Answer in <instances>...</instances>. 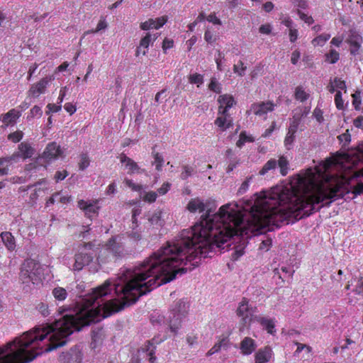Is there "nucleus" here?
<instances>
[{
  "mask_svg": "<svg viewBox=\"0 0 363 363\" xmlns=\"http://www.w3.org/2000/svg\"><path fill=\"white\" fill-rule=\"evenodd\" d=\"M335 87L344 90L346 89V85L345 81H342L338 78H335L334 79Z\"/></svg>",
  "mask_w": 363,
  "mask_h": 363,
  "instance_id": "nucleus-60",
  "label": "nucleus"
},
{
  "mask_svg": "<svg viewBox=\"0 0 363 363\" xmlns=\"http://www.w3.org/2000/svg\"><path fill=\"white\" fill-rule=\"evenodd\" d=\"M354 125L356 128H362L363 130V117L359 116L354 121Z\"/></svg>",
  "mask_w": 363,
  "mask_h": 363,
  "instance_id": "nucleus-64",
  "label": "nucleus"
},
{
  "mask_svg": "<svg viewBox=\"0 0 363 363\" xmlns=\"http://www.w3.org/2000/svg\"><path fill=\"white\" fill-rule=\"evenodd\" d=\"M256 307H253L249 304V301L246 298H243L239 303L236 313L238 316L241 318L240 331L242 332L246 326H249L250 323L254 320V313Z\"/></svg>",
  "mask_w": 363,
  "mask_h": 363,
  "instance_id": "nucleus-4",
  "label": "nucleus"
},
{
  "mask_svg": "<svg viewBox=\"0 0 363 363\" xmlns=\"http://www.w3.org/2000/svg\"><path fill=\"white\" fill-rule=\"evenodd\" d=\"M300 123V117L296 118V116H294V119L292 122L290 124V126L289 128V133L291 134H295L297 131L298 125Z\"/></svg>",
  "mask_w": 363,
  "mask_h": 363,
  "instance_id": "nucleus-36",
  "label": "nucleus"
},
{
  "mask_svg": "<svg viewBox=\"0 0 363 363\" xmlns=\"http://www.w3.org/2000/svg\"><path fill=\"white\" fill-rule=\"evenodd\" d=\"M254 320L260 323L263 328L267 330L268 333L274 335L276 333L274 330L275 325L272 319H269L260 315H255Z\"/></svg>",
  "mask_w": 363,
  "mask_h": 363,
  "instance_id": "nucleus-15",
  "label": "nucleus"
},
{
  "mask_svg": "<svg viewBox=\"0 0 363 363\" xmlns=\"http://www.w3.org/2000/svg\"><path fill=\"white\" fill-rule=\"evenodd\" d=\"M274 105L271 101L254 104L252 105L251 110L257 116H263L269 111L274 110Z\"/></svg>",
  "mask_w": 363,
  "mask_h": 363,
  "instance_id": "nucleus-12",
  "label": "nucleus"
},
{
  "mask_svg": "<svg viewBox=\"0 0 363 363\" xmlns=\"http://www.w3.org/2000/svg\"><path fill=\"white\" fill-rule=\"evenodd\" d=\"M35 309L43 317H47L50 314V310L49 309L48 305L43 302L38 303L35 306Z\"/></svg>",
  "mask_w": 363,
  "mask_h": 363,
  "instance_id": "nucleus-28",
  "label": "nucleus"
},
{
  "mask_svg": "<svg viewBox=\"0 0 363 363\" xmlns=\"http://www.w3.org/2000/svg\"><path fill=\"white\" fill-rule=\"evenodd\" d=\"M301 57V53L298 50H294L291 54V62L293 65H296L299 58Z\"/></svg>",
  "mask_w": 363,
  "mask_h": 363,
  "instance_id": "nucleus-58",
  "label": "nucleus"
},
{
  "mask_svg": "<svg viewBox=\"0 0 363 363\" xmlns=\"http://www.w3.org/2000/svg\"><path fill=\"white\" fill-rule=\"evenodd\" d=\"M298 14L300 18L305 21V23L308 24H312L313 23V19L311 16H308L304 13L301 12L300 10H298Z\"/></svg>",
  "mask_w": 363,
  "mask_h": 363,
  "instance_id": "nucleus-51",
  "label": "nucleus"
},
{
  "mask_svg": "<svg viewBox=\"0 0 363 363\" xmlns=\"http://www.w3.org/2000/svg\"><path fill=\"white\" fill-rule=\"evenodd\" d=\"M147 216L151 225L157 224L160 220V215L159 213H148Z\"/></svg>",
  "mask_w": 363,
  "mask_h": 363,
  "instance_id": "nucleus-41",
  "label": "nucleus"
},
{
  "mask_svg": "<svg viewBox=\"0 0 363 363\" xmlns=\"http://www.w3.org/2000/svg\"><path fill=\"white\" fill-rule=\"evenodd\" d=\"M111 251L108 246L106 245V247L101 249L99 252V255L97 257V261L99 263H106L108 262L110 257Z\"/></svg>",
  "mask_w": 363,
  "mask_h": 363,
  "instance_id": "nucleus-24",
  "label": "nucleus"
},
{
  "mask_svg": "<svg viewBox=\"0 0 363 363\" xmlns=\"http://www.w3.org/2000/svg\"><path fill=\"white\" fill-rule=\"evenodd\" d=\"M338 139L339 140H340L341 142H345L346 143H348L350 142L351 140V135L349 133V130H347L346 133H343V134H341L338 136Z\"/></svg>",
  "mask_w": 363,
  "mask_h": 363,
  "instance_id": "nucleus-56",
  "label": "nucleus"
},
{
  "mask_svg": "<svg viewBox=\"0 0 363 363\" xmlns=\"http://www.w3.org/2000/svg\"><path fill=\"white\" fill-rule=\"evenodd\" d=\"M154 341L155 339H152L151 341H147L145 348V350L147 352V355L150 357L149 362L150 363L155 362L156 359V357L155 356V346L154 345Z\"/></svg>",
  "mask_w": 363,
  "mask_h": 363,
  "instance_id": "nucleus-22",
  "label": "nucleus"
},
{
  "mask_svg": "<svg viewBox=\"0 0 363 363\" xmlns=\"http://www.w3.org/2000/svg\"><path fill=\"white\" fill-rule=\"evenodd\" d=\"M48 108V111L46 112L47 114H50V112L56 113L61 109V105H56L55 104H48L47 106Z\"/></svg>",
  "mask_w": 363,
  "mask_h": 363,
  "instance_id": "nucleus-54",
  "label": "nucleus"
},
{
  "mask_svg": "<svg viewBox=\"0 0 363 363\" xmlns=\"http://www.w3.org/2000/svg\"><path fill=\"white\" fill-rule=\"evenodd\" d=\"M107 26L108 25L105 19L101 18L97 24L96 29L94 30V32H99L101 30H105L107 28Z\"/></svg>",
  "mask_w": 363,
  "mask_h": 363,
  "instance_id": "nucleus-55",
  "label": "nucleus"
},
{
  "mask_svg": "<svg viewBox=\"0 0 363 363\" xmlns=\"http://www.w3.org/2000/svg\"><path fill=\"white\" fill-rule=\"evenodd\" d=\"M278 165L280 168V172L283 176H285L288 172L289 162L284 156H281L278 160Z\"/></svg>",
  "mask_w": 363,
  "mask_h": 363,
  "instance_id": "nucleus-30",
  "label": "nucleus"
},
{
  "mask_svg": "<svg viewBox=\"0 0 363 363\" xmlns=\"http://www.w3.org/2000/svg\"><path fill=\"white\" fill-rule=\"evenodd\" d=\"M294 138L295 134H290L289 131L288 130V133L284 140L285 145L287 147L288 149H290L289 146H291L293 144Z\"/></svg>",
  "mask_w": 363,
  "mask_h": 363,
  "instance_id": "nucleus-49",
  "label": "nucleus"
},
{
  "mask_svg": "<svg viewBox=\"0 0 363 363\" xmlns=\"http://www.w3.org/2000/svg\"><path fill=\"white\" fill-rule=\"evenodd\" d=\"M189 80L191 84H202L203 82V76L197 73L190 75Z\"/></svg>",
  "mask_w": 363,
  "mask_h": 363,
  "instance_id": "nucleus-39",
  "label": "nucleus"
},
{
  "mask_svg": "<svg viewBox=\"0 0 363 363\" xmlns=\"http://www.w3.org/2000/svg\"><path fill=\"white\" fill-rule=\"evenodd\" d=\"M362 37L359 35H354L348 40V43L351 46L350 52L352 55H356L358 50L361 46Z\"/></svg>",
  "mask_w": 363,
  "mask_h": 363,
  "instance_id": "nucleus-20",
  "label": "nucleus"
},
{
  "mask_svg": "<svg viewBox=\"0 0 363 363\" xmlns=\"http://www.w3.org/2000/svg\"><path fill=\"white\" fill-rule=\"evenodd\" d=\"M246 70V67L244 66L243 62L242 61H239L238 65H235L233 67V71L235 73L238 74L240 76H243L245 74V71Z\"/></svg>",
  "mask_w": 363,
  "mask_h": 363,
  "instance_id": "nucleus-38",
  "label": "nucleus"
},
{
  "mask_svg": "<svg viewBox=\"0 0 363 363\" xmlns=\"http://www.w3.org/2000/svg\"><path fill=\"white\" fill-rule=\"evenodd\" d=\"M140 28L143 30H147L151 28H155V20L150 18L147 21L143 22L140 25Z\"/></svg>",
  "mask_w": 363,
  "mask_h": 363,
  "instance_id": "nucleus-35",
  "label": "nucleus"
},
{
  "mask_svg": "<svg viewBox=\"0 0 363 363\" xmlns=\"http://www.w3.org/2000/svg\"><path fill=\"white\" fill-rule=\"evenodd\" d=\"M98 201L87 202L84 200L78 201V207L83 210L85 215L91 218L98 214L100 207L97 205Z\"/></svg>",
  "mask_w": 363,
  "mask_h": 363,
  "instance_id": "nucleus-10",
  "label": "nucleus"
},
{
  "mask_svg": "<svg viewBox=\"0 0 363 363\" xmlns=\"http://www.w3.org/2000/svg\"><path fill=\"white\" fill-rule=\"evenodd\" d=\"M169 187H170L169 183H168V182L164 183L160 188H159L157 189V192L161 195H164L169 191Z\"/></svg>",
  "mask_w": 363,
  "mask_h": 363,
  "instance_id": "nucleus-59",
  "label": "nucleus"
},
{
  "mask_svg": "<svg viewBox=\"0 0 363 363\" xmlns=\"http://www.w3.org/2000/svg\"><path fill=\"white\" fill-rule=\"evenodd\" d=\"M106 246L109 248L111 253L117 257H122L125 255L124 245L121 242V239L110 238L106 243Z\"/></svg>",
  "mask_w": 363,
  "mask_h": 363,
  "instance_id": "nucleus-9",
  "label": "nucleus"
},
{
  "mask_svg": "<svg viewBox=\"0 0 363 363\" xmlns=\"http://www.w3.org/2000/svg\"><path fill=\"white\" fill-rule=\"evenodd\" d=\"M52 294L54 298L60 301H64L67 296V292L65 289L62 287H55L52 289Z\"/></svg>",
  "mask_w": 363,
  "mask_h": 363,
  "instance_id": "nucleus-23",
  "label": "nucleus"
},
{
  "mask_svg": "<svg viewBox=\"0 0 363 363\" xmlns=\"http://www.w3.org/2000/svg\"><path fill=\"white\" fill-rule=\"evenodd\" d=\"M204 39L208 43H212L214 41L213 33L207 30L204 33Z\"/></svg>",
  "mask_w": 363,
  "mask_h": 363,
  "instance_id": "nucleus-63",
  "label": "nucleus"
},
{
  "mask_svg": "<svg viewBox=\"0 0 363 363\" xmlns=\"http://www.w3.org/2000/svg\"><path fill=\"white\" fill-rule=\"evenodd\" d=\"M2 242L10 251H12L16 247V241L14 237L10 232H3L1 233Z\"/></svg>",
  "mask_w": 363,
  "mask_h": 363,
  "instance_id": "nucleus-18",
  "label": "nucleus"
},
{
  "mask_svg": "<svg viewBox=\"0 0 363 363\" xmlns=\"http://www.w3.org/2000/svg\"><path fill=\"white\" fill-rule=\"evenodd\" d=\"M228 110L229 108H226L224 105L219 104L218 113L219 116H228L230 115L228 113Z\"/></svg>",
  "mask_w": 363,
  "mask_h": 363,
  "instance_id": "nucleus-61",
  "label": "nucleus"
},
{
  "mask_svg": "<svg viewBox=\"0 0 363 363\" xmlns=\"http://www.w3.org/2000/svg\"><path fill=\"white\" fill-rule=\"evenodd\" d=\"M62 155L63 151L62 150L60 146L57 145V143L52 142L47 145L43 155L40 157H39L38 160H40L42 159H45L46 160V161L49 162L50 160L57 159Z\"/></svg>",
  "mask_w": 363,
  "mask_h": 363,
  "instance_id": "nucleus-6",
  "label": "nucleus"
},
{
  "mask_svg": "<svg viewBox=\"0 0 363 363\" xmlns=\"http://www.w3.org/2000/svg\"><path fill=\"white\" fill-rule=\"evenodd\" d=\"M20 157H21V155L19 152H15L11 156L1 157V159L4 160V164L6 162H11L12 161H16V159Z\"/></svg>",
  "mask_w": 363,
  "mask_h": 363,
  "instance_id": "nucleus-53",
  "label": "nucleus"
},
{
  "mask_svg": "<svg viewBox=\"0 0 363 363\" xmlns=\"http://www.w3.org/2000/svg\"><path fill=\"white\" fill-rule=\"evenodd\" d=\"M277 162L275 159H271L267 161L259 171L260 175H264L269 170L274 169L277 167Z\"/></svg>",
  "mask_w": 363,
  "mask_h": 363,
  "instance_id": "nucleus-25",
  "label": "nucleus"
},
{
  "mask_svg": "<svg viewBox=\"0 0 363 363\" xmlns=\"http://www.w3.org/2000/svg\"><path fill=\"white\" fill-rule=\"evenodd\" d=\"M215 124L220 128L222 131L226 130L233 125L232 118L228 116H219L215 121Z\"/></svg>",
  "mask_w": 363,
  "mask_h": 363,
  "instance_id": "nucleus-16",
  "label": "nucleus"
},
{
  "mask_svg": "<svg viewBox=\"0 0 363 363\" xmlns=\"http://www.w3.org/2000/svg\"><path fill=\"white\" fill-rule=\"evenodd\" d=\"M183 172L181 173V179L183 180L186 179L189 177L191 176L194 172V167L189 165H184L182 167Z\"/></svg>",
  "mask_w": 363,
  "mask_h": 363,
  "instance_id": "nucleus-32",
  "label": "nucleus"
},
{
  "mask_svg": "<svg viewBox=\"0 0 363 363\" xmlns=\"http://www.w3.org/2000/svg\"><path fill=\"white\" fill-rule=\"evenodd\" d=\"M19 153L21 157L23 159L30 158L35 153V150L30 144L27 143H21L18 145Z\"/></svg>",
  "mask_w": 363,
  "mask_h": 363,
  "instance_id": "nucleus-19",
  "label": "nucleus"
},
{
  "mask_svg": "<svg viewBox=\"0 0 363 363\" xmlns=\"http://www.w3.org/2000/svg\"><path fill=\"white\" fill-rule=\"evenodd\" d=\"M252 177H250L248 178H247L241 184L240 187L238 189V193L239 194H242L243 193H245L247 189H248V186H249V182L250 181V179H252Z\"/></svg>",
  "mask_w": 363,
  "mask_h": 363,
  "instance_id": "nucleus-46",
  "label": "nucleus"
},
{
  "mask_svg": "<svg viewBox=\"0 0 363 363\" xmlns=\"http://www.w3.org/2000/svg\"><path fill=\"white\" fill-rule=\"evenodd\" d=\"M207 21L213 23L214 25H221V21L216 17V13H211L207 18Z\"/></svg>",
  "mask_w": 363,
  "mask_h": 363,
  "instance_id": "nucleus-52",
  "label": "nucleus"
},
{
  "mask_svg": "<svg viewBox=\"0 0 363 363\" xmlns=\"http://www.w3.org/2000/svg\"><path fill=\"white\" fill-rule=\"evenodd\" d=\"M255 363H267L272 357V350L269 347L259 349L255 354Z\"/></svg>",
  "mask_w": 363,
  "mask_h": 363,
  "instance_id": "nucleus-14",
  "label": "nucleus"
},
{
  "mask_svg": "<svg viewBox=\"0 0 363 363\" xmlns=\"http://www.w3.org/2000/svg\"><path fill=\"white\" fill-rule=\"evenodd\" d=\"M309 94H307L301 86H297L295 91V99L301 101H305L308 99Z\"/></svg>",
  "mask_w": 363,
  "mask_h": 363,
  "instance_id": "nucleus-31",
  "label": "nucleus"
},
{
  "mask_svg": "<svg viewBox=\"0 0 363 363\" xmlns=\"http://www.w3.org/2000/svg\"><path fill=\"white\" fill-rule=\"evenodd\" d=\"M326 56L330 59V63L331 64L335 63L339 60V53L335 50H331Z\"/></svg>",
  "mask_w": 363,
  "mask_h": 363,
  "instance_id": "nucleus-42",
  "label": "nucleus"
},
{
  "mask_svg": "<svg viewBox=\"0 0 363 363\" xmlns=\"http://www.w3.org/2000/svg\"><path fill=\"white\" fill-rule=\"evenodd\" d=\"M92 254L81 252L75 255L73 270L80 271L93 261Z\"/></svg>",
  "mask_w": 363,
  "mask_h": 363,
  "instance_id": "nucleus-8",
  "label": "nucleus"
},
{
  "mask_svg": "<svg viewBox=\"0 0 363 363\" xmlns=\"http://www.w3.org/2000/svg\"><path fill=\"white\" fill-rule=\"evenodd\" d=\"M272 240L271 238H267V239L262 241L259 245V249L264 251H268L272 246Z\"/></svg>",
  "mask_w": 363,
  "mask_h": 363,
  "instance_id": "nucleus-40",
  "label": "nucleus"
},
{
  "mask_svg": "<svg viewBox=\"0 0 363 363\" xmlns=\"http://www.w3.org/2000/svg\"><path fill=\"white\" fill-rule=\"evenodd\" d=\"M68 175V173L66 170L63 171H57L55 173V179L57 182L63 180Z\"/></svg>",
  "mask_w": 363,
  "mask_h": 363,
  "instance_id": "nucleus-57",
  "label": "nucleus"
},
{
  "mask_svg": "<svg viewBox=\"0 0 363 363\" xmlns=\"http://www.w3.org/2000/svg\"><path fill=\"white\" fill-rule=\"evenodd\" d=\"M330 34H328V33L321 34V35H318V37L315 38L312 40V44L314 46H317V45L322 46L325 44V43L327 40H328L330 39Z\"/></svg>",
  "mask_w": 363,
  "mask_h": 363,
  "instance_id": "nucleus-29",
  "label": "nucleus"
},
{
  "mask_svg": "<svg viewBox=\"0 0 363 363\" xmlns=\"http://www.w3.org/2000/svg\"><path fill=\"white\" fill-rule=\"evenodd\" d=\"M157 197V194L156 192H154V191H150V192H147L145 196H144V200L145 201H148L150 203H152V202H154L156 199Z\"/></svg>",
  "mask_w": 363,
  "mask_h": 363,
  "instance_id": "nucleus-50",
  "label": "nucleus"
},
{
  "mask_svg": "<svg viewBox=\"0 0 363 363\" xmlns=\"http://www.w3.org/2000/svg\"><path fill=\"white\" fill-rule=\"evenodd\" d=\"M335 101L338 109L343 108V100L342 99V93L340 91H337L335 95Z\"/></svg>",
  "mask_w": 363,
  "mask_h": 363,
  "instance_id": "nucleus-44",
  "label": "nucleus"
},
{
  "mask_svg": "<svg viewBox=\"0 0 363 363\" xmlns=\"http://www.w3.org/2000/svg\"><path fill=\"white\" fill-rule=\"evenodd\" d=\"M228 347V340L225 338H223L220 341L216 343L212 349L214 352H218L220 350L221 347Z\"/></svg>",
  "mask_w": 363,
  "mask_h": 363,
  "instance_id": "nucleus-43",
  "label": "nucleus"
},
{
  "mask_svg": "<svg viewBox=\"0 0 363 363\" xmlns=\"http://www.w3.org/2000/svg\"><path fill=\"white\" fill-rule=\"evenodd\" d=\"M151 43H153L152 40V35L147 33L145 36L140 40V45L143 48L147 49Z\"/></svg>",
  "mask_w": 363,
  "mask_h": 363,
  "instance_id": "nucleus-34",
  "label": "nucleus"
},
{
  "mask_svg": "<svg viewBox=\"0 0 363 363\" xmlns=\"http://www.w3.org/2000/svg\"><path fill=\"white\" fill-rule=\"evenodd\" d=\"M257 348L255 341L249 337H245L240 342V349L243 355L251 354Z\"/></svg>",
  "mask_w": 363,
  "mask_h": 363,
  "instance_id": "nucleus-13",
  "label": "nucleus"
},
{
  "mask_svg": "<svg viewBox=\"0 0 363 363\" xmlns=\"http://www.w3.org/2000/svg\"><path fill=\"white\" fill-rule=\"evenodd\" d=\"M90 164V160L87 153H82L79 155V161L78 163L79 169L82 171L86 169Z\"/></svg>",
  "mask_w": 363,
  "mask_h": 363,
  "instance_id": "nucleus-26",
  "label": "nucleus"
},
{
  "mask_svg": "<svg viewBox=\"0 0 363 363\" xmlns=\"http://www.w3.org/2000/svg\"><path fill=\"white\" fill-rule=\"evenodd\" d=\"M208 88L212 91L219 94L221 92V86L216 78H212L208 85Z\"/></svg>",
  "mask_w": 363,
  "mask_h": 363,
  "instance_id": "nucleus-33",
  "label": "nucleus"
},
{
  "mask_svg": "<svg viewBox=\"0 0 363 363\" xmlns=\"http://www.w3.org/2000/svg\"><path fill=\"white\" fill-rule=\"evenodd\" d=\"M52 80V77H45L41 79L36 84H33L28 92V96L37 98L40 94H44L47 86Z\"/></svg>",
  "mask_w": 363,
  "mask_h": 363,
  "instance_id": "nucleus-7",
  "label": "nucleus"
},
{
  "mask_svg": "<svg viewBox=\"0 0 363 363\" xmlns=\"http://www.w3.org/2000/svg\"><path fill=\"white\" fill-rule=\"evenodd\" d=\"M152 155L155 160L152 162V164H155L156 169L157 171H161L164 163V159L162 156L159 152H155L154 150H152Z\"/></svg>",
  "mask_w": 363,
  "mask_h": 363,
  "instance_id": "nucleus-27",
  "label": "nucleus"
},
{
  "mask_svg": "<svg viewBox=\"0 0 363 363\" xmlns=\"http://www.w3.org/2000/svg\"><path fill=\"white\" fill-rule=\"evenodd\" d=\"M188 303L184 299L175 301L171 307L169 315V326L170 330L176 334L182 325V321L188 312Z\"/></svg>",
  "mask_w": 363,
  "mask_h": 363,
  "instance_id": "nucleus-3",
  "label": "nucleus"
},
{
  "mask_svg": "<svg viewBox=\"0 0 363 363\" xmlns=\"http://www.w3.org/2000/svg\"><path fill=\"white\" fill-rule=\"evenodd\" d=\"M297 187H276L242 212L238 206L227 203L212 214L215 203L196 197L191 199L186 209L191 213L205 212L191 228L183 230L172 240L166 242L143 262L132 268L121 269L114 281L106 280L82 298L74 308L60 307L63 315L55 320V349L64 346L75 330L124 309L138 298L162 284L183 274L200 264L196 259L211 257L216 248H221L234 237H251L262 234L270 225L289 224L308 216L315 206L340 198V178L330 177L315 184L312 179L299 177ZM224 248V247H223Z\"/></svg>",
  "mask_w": 363,
  "mask_h": 363,
  "instance_id": "nucleus-1",
  "label": "nucleus"
},
{
  "mask_svg": "<svg viewBox=\"0 0 363 363\" xmlns=\"http://www.w3.org/2000/svg\"><path fill=\"white\" fill-rule=\"evenodd\" d=\"M120 161L121 163L125 164V167L128 169V173L130 174L134 173H143L144 169H141L138 164L131 158L122 153L120 155Z\"/></svg>",
  "mask_w": 363,
  "mask_h": 363,
  "instance_id": "nucleus-11",
  "label": "nucleus"
},
{
  "mask_svg": "<svg viewBox=\"0 0 363 363\" xmlns=\"http://www.w3.org/2000/svg\"><path fill=\"white\" fill-rule=\"evenodd\" d=\"M124 182L127 186L131 188L134 191H140L142 189V186L134 184L133 181L129 179H125Z\"/></svg>",
  "mask_w": 363,
  "mask_h": 363,
  "instance_id": "nucleus-48",
  "label": "nucleus"
},
{
  "mask_svg": "<svg viewBox=\"0 0 363 363\" xmlns=\"http://www.w3.org/2000/svg\"><path fill=\"white\" fill-rule=\"evenodd\" d=\"M42 113H43V111H42L41 108L38 106H34L30 109V114L28 116V118H33L37 116H40L42 115Z\"/></svg>",
  "mask_w": 363,
  "mask_h": 363,
  "instance_id": "nucleus-45",
  "label": "nucleus"
},
{
  "mask_svg": "<svg viewBox=\"0 0 363 363\" xmlns=\"http://www.w3.org/2000/svg\"><path fill=\"white\" fill-rule=\"evenodd\" d=\"M21 115L20 111L13 108L2 116V122L6 125L14 123Z\"/></svg>",
  "mask_w": 363,
  "mask_h": 363,
  "instance_id": "nucleus-17",
  "label": "nucleus"
},
{
  "mask_svg": "<svg viewBox=\"0 0 363 363\" xmlns=\"http://www.w3.org/2000/svg\"><path fill=\"white\" fill-rule=\"evenodd\" d=\"M174 42L172 40H169L165 38L162 43V48L165 51L167 49L171 48L173 47Z\"/></svg>",
  "mask_w": 363,
  "mask_h": 363,
  "instance_id": "nucleus-62",
  "label": "nucleus"
},
{
  "mask_svg": "<svg viewBox=\"0 0 363 363\" xmlns=\"http://www.w3.org/2000/svg\"><path fill=\"white\" fill-rule=\"evenodd\" d=\"M83 354L79 345L71 347L66 352H62L59 357L60 363H81Z\"/></svg>",
  "mask_w": 363,
  "mask_h": 363,
  "instance_id": "nucleus-5",
  "label": "nucleus"
},
{
  "mask_svg": "<svg viewBox=\"0 0 363 363\" xmlns=\"http://www.w3.org/2000/svg\"><path fill=\"white\" fill-rule=\"evenodd\" d=\"M154 20L155 23V29H159L160 27H162L163 25L166 23V22L167 21V16H164Z\"/></svg>",
  "mask_w": 363,
  "mask_h": 363,
  "instance_id": "nucleus-47",
  "label": "nucleus"
},
{
  "mask_svg": "<svg viewBox=\"0 0 363 363\" xmlns=\"http://www.w3.org/2000/svg\"><path fill=\"white\" fill-rule=\"evenodd\" d=\"M42 267L34 259H26L21 265L19 279L23 284H38L41 279Z\"/></svg>",
  "mask_w": 363,
  "mask_h": 363,
  "instance_id": "nucleus-2",
  "label": "nucleus"
},
{
  "mask_svg": "<svg viewBox=\"0 0 363 363\" xmlns=\"http://www.w3.org/2000/svg\"><path fill=\"white\" fill-rule=\"evenodd\" d=\"M218 102L219 104L224 105L228 108H230L234 104H235L234 98L233 96L229 94H223L219 96Z\"/></svg>",
  "mask_w": 363,
  "mask_h": 363,
  "instance_id": "nucleus-21",
  "label": "nucleus"
},
{
  "mask_svg": "<svg viewBox=\"0 0 363 363\" xmlns=\"http://www.w3.org/2000/svg\"><path fill=\"white\" fill-rule=\"evenodd\" d=\"M23 136V133L22 131H16L13 133H11L9 135L8 139L11 140L13 143H18L19 142Z\"/></svg>",
  "mask_w": 363,
  "mask_h": 363,
  "instance_id": "nucleus-37",
  "label": "nucleus"
}]
</instances>
